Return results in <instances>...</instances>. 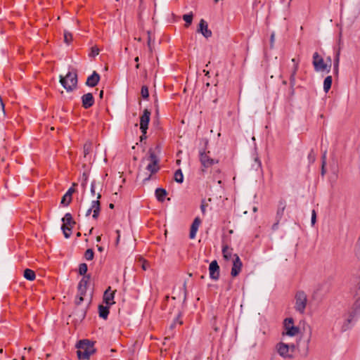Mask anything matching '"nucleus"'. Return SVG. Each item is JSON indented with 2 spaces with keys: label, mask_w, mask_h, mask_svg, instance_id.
<instances>
[{
  "label": "nucleus",
  "mask_w": 360,
  "mask_h": 360,
  "mask_svg": "<svg viewBox=\"0 0 360 360\" xmlns=\"http://www.w3.org/2000/svg\"><path fill=\"white\" fill-rule=\"evenodd\" d=\"M115 295V291L111 290L110 287H108V289L104 292L103 294V302L107 305H112L115 303L113 301Z\"/></svg>",
  "instance_id": "obj_16"
},
{
  "label": "nucleus",
  "mask_w": 360,
  "mask_h": 360,
  "mask_svg": "<svg viewBox=\"0 0 360 360\" xmlns=\"http://www.w3.org/2000/svg\"><path fill=\"white\" fill-rule=\"evenodd\" d=\"M210 277L213 280H218L219 278V266L216 260L212 261L209 266Z\"/></svg>",
  "instance_id": "obj_13"
},
{
  "label": "nucleus",
  "mask_w": 360,
  "mask_h": 360,
  "mask_svg": "<svg viewBox=\"0 0 360 360\" xmlns=\"http://www.w3.org/2000/svg\"><path fill=\"white\" fill-rule=\"evenodd\" d=\"M101 240V236H98L96 237V241L97 242H100Z\"/></svg>",
  "instance_id": "obj_52"
},
{
  "label": "nucleus",
  "mask_w": 360,
  "mask_h": 360,
  "mask_svg": "<svg viewBox=\"0 0 360 360\" xmlns=\"http://www.w3.org/2000/svg\"><path fill=\"white\" fill-rule=\"evenodd\" d=\"M155 195L159 201L162 202L167 195V191L164 188H157L155 191Z\"/></svg>",
  "instance_id": "obj_23"
},
{
  "label": "nucleus",
  "mask_w": 360,
  "mask_h": 360,
  "mask_svg": "<svg viewBox=\"0 0 360 360\" xmlns=\"http://www.w3.org/2000/svg\"><path fill=\"white\" fill-rule=\"evenodd\" d=\"M340 55V51L339 49L336 53L335 60H334V72L335 75L338 74Z\"/></svg>",
  "instance_id": "obj_28"
},
{
  "label": "nucleus",
  "mask_w": 360,
  "mask_h": 360,
  "mask_svg": "<svg viewBox=\"0 0 360 360\" xmlns=\"http://www.w3.org/2000/svg\"><path fill=\"white\" fill-rule=\"evenodd\" d=\"M205 208H206V205H201L200 206V209H201V211L203 214L205 213Z\"/></svg>",
  "instance_id": "obj_50"
},
{
  "label": "nucleus",
  "mask_w": 360,
  "mask_h": 360,
  "mask_svg": "<svg viewBox=\"0 0 360 360\" xmlns=\"http://www.w3.org/2000/svg\"><path fill=\"white\" fill-rule=\"evenodd\" d=\"M88 270L87 265L85 263H82L79 264V274L80 275H85Z\"/></svg>",
  "instance_id": "obj_32"
},
{
  "label": "nucleus",
  "mask_w": 360,
  "mask_h": 360,
  "mask_svg": "<svg viewBox=\"0 0 360 360\" xmlns=\"http://www.w3.org/2000/svg\"><path fill=\"white\" fill-rule=\"evenodd\" d=\"M136 69H139V63H137V64H136Z\"/></svg>",
  "instance_id": "obj_58"
},
{
  "label": "nucleus",
  "mask_w": 360,
  "mask_h": 360,
  "mask_svg": "<svg viewBox=\"0 0 360 360\" xmlns=\"http://www.w3.org/2000/svg\"><path fill=\"white\" fill-rule=\"evenodd\" d=\"M356 317L355 314H352V312L349 311L347 316L345 318L344 323L342 326V331H346L350 328V323L352 322V321Z\"/></svg>",
  "instance_id": "obj_20"
},
{
  "label": "nucleus",
  "mask_w": 360,
  "mask_h": 360,
  "mask_svg": "<svg viewBox=\"0 0 360 360\" xmlns=\"http://www.w3.org/2000/svg\"><path fill=\"white\" fill-rule=\"evenodd\" d=\"M193 18V14L192 12H191L188 14H184L183 15V19L186 22L185 26L186 27H188L192 23Z\"/></svg>",
  "instance_id": "obj_30"
},
{
  "label": "nucleus",
  "mask_w": 360,
  "mask_h": 360,
  "mask_svg": "<svg viewBox=\"0 0 360 360\" xmlns=\"http://www.w3.org/2000/svg\"><path fill=\"white\" fill-rule=\"evenodd\" d=\"M356 255L360 259V238L356 246Z\"/></svg>",
  "instance_id": "obj_43"
},
{
  "label": "nucleus",
  "mask_w": 360,
  "mask_h": 360,
  "mask_svg": "<svg viewBox=\"0 0 360 360\" xmlns=\"http://www.w3.org/2000/svg\"><path fill=\"white\" fill-rule=\"evenodd\" d=\"M77 236H81V233L79 232L77 233Z\"/></svg>",
  "instance_id": "obj_63"
},
{
  "label": "nucleus",
  "mask_w": 360,
  "mask_h": 360,
  "mask_svg": "<svg viewBox=\"0 0 360 360\" xmlns=\"http://www.w3.org/2000/svg\"><path fill=\"white\" fill-rule=\"evenodd\" d=\"M316 220V211L314 210H313L312 212H311V224L312 225L315 224Z\"/></svg>",
  "instance_id": "obj_41"
},
{
  "label": "nucleus",
  "mask_w": 360,
  "mask_h": 360,
  "mask_svg": "<svg viewBox=\"0 0 360 360\" xmlns=\"http://www.w3.org/2000/svg\"><path fill=\"white\" fill-rule=\"evenodd\" d=\"M109 207H110V209H113V208H114V204L110 203V204L109 205Z\"/></svg>",
  "instance_id": "obj_55"
},
{
  "label": "nucleus",
  "mask_w": 360,
  "mask_h": 360,
  "mask_svg": "<svg viewBox=\"0 0 360 360\" xmlns=\"http://www.w3.org/2000/svg\"><path fill=\"white\" fill-rule=\"evenodd\" d=\"M94 251L91 249H88L85 252L84 257L86 260H92L94 258Z\"/></svg>",
  "instance_id": "obj_33"
},
{
  "label": "nucleus",
  "mask_w": 360,
  "mask_h": 360,
  "mask_svg": "<svg viewBox=\"0 0 360 360\" xmlns=\"http://www.w3.org/2000/svg\"><path fill=\"white\" fill-rule=\"evenodd\" d=\"M174 324H175V323H172V324L171 325V326H170V327H171V328H174Z\"/></svg>",
  "instance_id": "obj_61"
},
{
  "label": "nucleus",
  "mask_w": 360,
  "mask_h": 360,
  "mask_svg": "<svg viewBox=\"0 0 360 360\" xmlns=\"http://www.w3.org/2000/svg\"><path fill=\"white\" fill-rule=\"evenodd\" d=\"M109 305L103 306V305H99L98 307V311H99V316L100 317L106 319L108 318V316L109 314Z\"/></svg>",
  "instance_id": "obj_22"
},
{
  "label": "nucleus",
  "mask_w": 360,
  "mask_h": 360,
  "mask_svg": "<svg viewBox=\"0 0 360 360\" xmlns=\"http://www.w3.org/2000/svg\"><path fill=\"white\" fill-rule=\"evenodd\" d=\"M103 90H101V92H100V94H99V96H100V98H102V97H103Z\"/></svg>",
  "instance_id": "obj_54"
},
{
  "label": "nucleus",
  "mask_w": 360,
  "mask_h": 360,
  "mask_svg": "<svg viewBox=\"0 0 360 360\" xmlns=\"http://www.w3.org/2000/svg\"><path fill=\"white\" fill-rule=\"evenodd\" d=\"M257 208L255 207L253 208V211H254V212H257Z\"/></svg>",
  "instance_id": "obj_59"
},
{
  "label": "nucleus",
  "mask_w": 360,
  "mask_h": 360,
  "mask_svg": "<svg viewBox=\"0 0 360 360\" xmlns=\"http://www.w3.org/2000/svg\"><path fill=\"white\" fill-rule=\"evenodd\" d=\"M89 281V276H85L82 278V280L79 281L78 284V294H79L80 295H85Z\"/></svg>",
  "instance_id": "obj_14"
},
{
  "label": "nucleus",
  "mask_w": 360,
  "mask_h": 360,
  "mask_svg": "<svg viewBox=\"0 0 360 360\" xmlns=\"http://www.w3.org/2000/svg\"><path fill=\"white\" fill-rule=\"evenodd\" d=\"M21 360H25V357L24 356H22L21 357Z\"/></svg>",
  "instance_id": "obj_60"
},
{
  "label": "nucleus",
  "mask_w": 360,
  "mask_h": 360,
  "mask_svg": "<svg viewBox=\"0 0 360 360\" xmlns=\"http://www.w3.org/2000/svg\"><path fill=\"white\" fill-rule=\"evenodd\" d=\"M62 221L63 224L61 226V229L63 232L64 236L66 238H68L72 234V229L76 222L74 221L71 214L70 213H66L62 219Z\"/></svg>",
  "instance_id": "obj_5"
},
{
  "label": "nucleus",
  "mask_w": 360,
  "mask_h": 360,
  "mask_svg": "<svg viewBox=\"0 0 360 360\" xmlns=\"http://www.w3.org/2000/svg\"><path fill=\"white\" fill-rule=\"evenodd\" d=\"M68 200V195H67V194L65 193L63 195V197L62 198L61 204H63L65 206L68 205L70 203H67Z\"/></svg>",
  "instance_id": "obj_42"
},
{
  "label": "nucleus",
  "mask_w": 360,
  "mask_h": 360,
  "mask_svg": "<svg viewBox=\"0 0 360 360\" xmlns=\"http://www.w3.org/2000/svg\"><path fill=\"white\" fill-rule=\"evenodd\" d=\"M91 151V143L90 142L86 143L84 146V156L88 155Z\"/></svg>",
  "instance_id": "obj_37"
},
{
  "label": "nucleus",
  "mask_w": 360,
  "mask_h": 360,
  "mask_svg": "<svg viewBox=\"0 0 360 360\" xmlns=\"http://www.w3.org/2000/svg\"><path fill=\"white\" fill-rule=\"evenodd\" d=\"M147 34H148V46H149V48L150 49V43H151V32L150 31H148L147 32Z\"/></svg>",
  "instance_id": "obj_46"
},
{
  "label": "nucleus",
  "mask_w": 360,
  "mask_h": 360,
  "mask_svg": "<svg viewBox=\"0 0 360 360\" xmlns=\"http://www.w3.org/2000/svg\"><path fill=\"white\" fill-rule=\"evenodd\" d=\"M101 198V195L98 193L96 195V200L91 202V207L86 211V216H89L91 212H93V218L94 219H98L101 210V202L99 200Z\"/></svg>",
  "instance_id": "obj_6"
},
{
  "label": "nucleus",
  "mask_w": 360,
  "mask_h": 360,
  "mask_svg": "<svg viewBox=\"0 0 360 360\" xmlns=\"http://www.w3.org/2000/svg\"><path fill=\"white\" fill-rule=\"evenodd\" d=\"M274 39H275V34L273 32L271 34V39H270V46H271V48H273V46H274Z\"/></svg>",
  "instance_id": "obj_45"
},
{
  "label": "nucleus",
  "mask_w": 360,
  "mask_h": 360,
  "mask_svg": "<svg viewBox=\"0 0 360 360\" xmlns=\"http://www.w3.org/2000/svg\"><path fill=\"white\" fill-rule=\"evenodd\" d=\"M328 60L331 62L330 58H328ZM313 65L314 69L317 72L326 71L329 72L330 71L331 64L329 65L324 63L323 59L319 56L317 52H315L313 55Z\"/></svg>",
  "instance_id": "obj_4"
},
{
  "label": "nucleus",
  "mask_w": 360,
  "mask_h": 360,
  "mask_svg": "<svg viewBox=\"0 0 360 360\" xmlns=\"http://www.w3.org/2000/svg\"><path fill=\"white\" fill-rule=\"evenodd\" d=\"M96 181H94L91 183V193L93 196H94L96 195Z\"/></svg>",
  "instance_id": "obj_39"
},
{
  "label": "nucleus",
  "mask_w": 360,
  "mask_h": 360,
  "mask_svg": "<svg viewBox=\"0 0 360 360\" xmlns=\"http://www.w3.org/2000/svg\"><path fill=\"white\" fill-rule=\"evenodd\" d=\"M72 40V34L68 31L64 32V41L66 44H69Z\"/></svg>",
  "instance_id": "obj_36"
},
{
  "label": "nucleus",
  "mask_w": 360,
  "mask_h": 360,
  "mask_svg": "<svg viewBox=\"0 0 360 360\" xmlns=\"http://www.w3.org/2000/svg\"><path fill=\"white\" fill-rule=\"evenodd\" d=\"M276 349H277V351H278V354L281 356H283L284 358L290 356V355H289V345H288L285 344L283 342H280V343H278L277 345Z\"/></svg>",
  "instance_id": "obj_17"
},
{
  "label": "nucleus",
  "mask_w": 360,
  "mask_h": 360,
  "mask_svg": "<svg viewBox=\"0 0 360 360\" xmlns=\"http://www.w3.org/2000/svg\"><path fill=\"white\" fill-rule=\"evenodd\" d=\"M134 60H135L136 63H138V62H139V58L138 56H137V57H136V58H135V59H134Z\"/></svg>",
  "instance_id": "obj_56"
},
{
  "label": "nucleus",
  "mask_w": 360,
  "mask_h": 360,
  "mask_svg": "<svg viewBox=\"0 0 360 360\" xmlns=\"http://www.w3.org/2000/svg\"><path fill=\"white\" fill-rule=\"evenodd\" d=\"M326 169H325V166H323V165L322 164V167H321V175L323 176L325 174H326Z\"/></svg>",
  "instance_id": "obj_51"
},
{
  "label": "nucleus",
  "mask_w": 360,
  "mask_h": 360,
  "mask_svg": "<svg viewBox=\"0 0 360 360\" xmlns=\"http://www.w3.org/2000/svg\"><path fill=\"white\" fill-rule=\"evenodd\" d=\"M221 183V180H219V181H218V184H220Z\"/></svg>",
  "instance_id": "obj_64"
},
{
  "label": "nucleus",
  "mask_w": 360,
  "mask_h": 360,
  "mask_svg": "<svg viewBox=\"0 0 360 360\" xmlns=\"http://www.w3.org/2000/svg\"><path fill=\"white\" fill-rule=\"evenodd\" d=\"M174 180L177 182V183H182L183 181H184V175L182 174V172L181 170L179 169H177L175 173H174Z\"/></svg>",
  "instance_id": "obj_31"
},
{
  "label": "nucleus",
  "mask_w": 360,
  "mask_h": 360,
  "mask_svg": "<svg viewBox=\"0 0 360 360\" xmlns=\"http://www.w3.org/2000/svg\"><path fill=\"white\" fill-rule=\"evenodd\" d=\"M98 251L102 252L103 250V248L101 246H98Z\"/></svg>",
  "instance_id": "obj_53"
},
{
  "label": "nucleus",
  "mask_w": 360,
  "mask_h": 360,
  "mask_svg": "<svg viewBox=\"0 0 360 360\" xmlns=\"http://www.w3.org/2000/svg\"><path fill=\"white\" fill-rule=\"evenodd\" d=\"M82 107L88 109L91 107L94 103V98L91 93H87L82 96Z\"/></svg>",
  "instance_id": "obj_15"
},
{
  "label": "nucleus",
  "mask_w": 360,
  "mask_h": 360,
  "mask_svg": "<svg viewBox=\"0 0 360 360\" xmlns=\"http://www.w3.org/2000/svg\"><path fill=\"white\" fill-rule=\"evenodd\" d=\"M150 111L148 109L143 110V115L140 117V129L141 132L145 134L148 129V123L150 121Z\"/></svg>",
  "instance_id": "obj_10"
},
{
  "label": "nucleus",
  "mask_w": 360,
  "mask_h": 360,
  "mask_svg": "<svg viewBox=\"0 0 360 360\" xmlns=\"http://www.w3.org/2000/svg\"><path fill=\"white\" fill-rule=\"evenodd\" d=\"M201 224V220L199 217H195L193 220L190 230L189 237L191 239L195 238L196 233L198 230L199 226Z\"/></svg>",
  "instance_id": "obj_18"
},
{
  "label": "nucleus",
  "mask_w": 360,
  "mask_h": 360,
  "mask_svg": "<svg viewBox=\"0 0 360 360\" xmlns=\"http://www.w3.org/2000/svg\"><path fill=\"white\" fill-rule=\"evenodd\" d=\"M3 352H4L3 349H0V354H2V353H3Z\"/></svg>",
  "instance_id": "obj_62"
},
{
  "label": "nucleus",
  "mask_w": 360,
  "mask_h": 360,
  "mask_svg": "<svg viewBox=\"0 0 360 360\" xmlns=\"http://www.w3.org/2000/svg\"><path fill=\"white\" fill-rule=\"evenodd\" d=\"M60 83L68 91L75 89L77 84V74L76 71L68 72L65 77L60 75Z\"/></svg>",
  "instance_id": "obj_2"
},
{
  "label": "nucleus",
  "mask_w": 360,
  "mask_h": 360,
  "mask_svg": "<svg viewBox=\"0 0 360 360\" xmlns=\"http://www.w3.org/2000/svg\"><path fill=\"white\" fill-rule=\"evenodd\" d=\"M149 163L147 165L146 169L150 172V174H152L156 173L159 170V167L158 165V158L155 153L151 150L149 151Z\"/></svg>",
  "instance_id": "obj_8"
},
{
  "label": "nucleus",
  "mask_w": 360,
  "mask_h": 360,
  "mask_svg": "<svg viewBox=\"0 0 360 360\" xmlns=\"http://www.w3.org/2000/svg\"><path fill=\"white\" fill-rule=\"evenodd\" d=\"M292 62L295 63V64H294V65H295L296 63H297L296 62V60H295V58H292Z\"/></svg>",
  "instance_id": "obj_57"
},
{
  "label": "nucleus",
  "mask_w": 360,
  "mask_h": 360,
  "mask_svg": "<svg viewBox=\"0 0 360 360\" xmlns=\"http://www.w3.org/2000/svg\"><path fill=\"white\" fill-rule=\"evenodd\" d=\"M84 295H80L79 294L78 295V297H77L76 298V300H75V304H76L77 305L80 304L83 302V300H84L83 297H84Z\"/></svg>",
  "instance_id": "obj_40"
},
{
  "label": "nucleus",
  "mask_w": 360,
  "mask_h": 360,
  "mask_svg": "<svg viewBox=\"0 0 360 360\" xmlns=\"http://www.w3.org/2000/svg\"><path fill=\"white\" fill-rule=\"evenodd\" d=\"M23 276L28 281H34L35 279L36 275L35 272L30 269H26L24 271Z\"/></svg>",
  "instance_id": "obj_24"
},
{
  "label": "nucleus",
  "mask_w": 360,
  "mask_h": 360,
  "mask_svg": "<svg viewBox=\"0 0 360 360\" xmlns=\"http://www.w3.org/2000/svg\"><path fill=\"white\" fill-rule=\"evenodd\" d=\"M197 32L201 33L205 38L211 37L212 34V31L208 29L207 22L203 19L200 20Z\"/></svg>",
  "instance_id": "obj_12"
},
{
  "label": "nucleus",
  "mask_w": 360,
  "mask_h": 360,
  "mask_svg": "<svg viewBox=\"0 0 360 360\" xmlns=\"http://www.w3.org/2000/svg\"><path fill=\"white\" fill-rule=\"evenodd\" d=\"M77 354L79 359H89L95 352L93 343L88 340H80L77 344Z\"/></svg>",
  "instance_id": "obj_1"
},
{
  "label": "nucleus",
  "mask_w": 360,
  "mask_h": 360,
  "mask_svg": "<svg viewBox=\"0 0 360 360\" xmlns=\"http://www.w3.org/2000/svg\"><path fill=\"white\" fill-rule=\"evenodd\" d=\"M222 254L225 259H231L232 257V249L228 245H224L222 248Z\"/></svg>",
  "instance_id": "obj_25"
},
{
  "label": "nucleus",
  "mask_w": 360,
  "mask_h": 360,
  "mask_svg": "<svg viewBox=\"0 0 360 360\" xmlns=\"http://www.w3.org/2000/svg\"><path fill=\"white\" fill-rule=\"evenodd\" d=\"M349 311L355 314L356 316L360 315V298L354 304L351 311Z\"/></svg>",
  "instance_id": "obj_26"
},
{
  "label": "nucleus",
  "mask_w": 360,
  "mask_h": 360,
  "mask_svg": "<svg viewBox=\"0 0 360 360\" xmlns=\"http://www.w3.org/2000/svg\"><path fill=\"white\" fill-rule=\"evenodd\" d=\"M75 191V190L73 187L70 188L67 191L66 194L67 195H68V200L67 203H70V202L72 201V195Z\"/></svg>",
  "instance_id": "obj_38"
},
{
  "label": "nucleus",
  "mask_w": 360,
  "mask_h": 360,
  "mask_svg": "<svg viewBox=\"0 0 360 360\" xmlns=\"http://www.w3.org/2000/svg\"><path fill=\"white\" fill-rule=\"evenodd\" d=\"M285 207H286L285 200L283 199L280 200L278 201V208H277V212H276V219H278V221H280V220L281 219V218L283 215Z\"/></svg>",
  "instance_id": "obj_21"
},
{
  "label": "nucleus",
  "mask_w": 360,
  "mask_h": 360,
  "mask_svg": "<svg viewBox=\"0 0 360 360\" xmlns=\"http://www.w3.org/2000/svg\"><path fill=\"white\" fill-rule=\"evenodd\" d=\"M297 70H298V64L296 63L292 70L290 77V84L292 86H293L295 83V75H296Z\"/></svg>",
  "instance_id": "obj_29"
},
{
  "label": "nucleus",
  "mask_w": 360,
  "mask_h": 360,
  "mask_svg": "<svg viewBox=\"0 0 360 360\" xmlns=\"http://www.w3.org/2000/svg\"><path fill=\"white\" fill-rule=\"evenodd\" d=\"M332 84V77L328 76L325 78L323 82V89L325 92H328L331 87Z\"/></svg>",
  "instance_id": "obj_27"
},
{
  "label": "nucleus",
  "mask_w": 360,
  "mask_h": 360,
  "mask_svg": "<svg viewBox=\"0 0 360 360\" xmlns=\"http://www.w3.org/2000/svg\"><path fill=\"white\" fill-rule=\"evenodd\" d=\"M100 49L96 46H92L91 49V52L89 53V57H95L99 54Z\"/></svg>",
  "instance_id": "obj_34"
},
{
  "label": "nucleus",
  "mask_w": 360,
  "mask_h": 360,
  "mask_svg": "<svg viewBox=\"0 0 360 360\" xmlns=\"http://www.w3.org/2000/svg\"><path fill=\"white\" fill-rule=\"evenodd\" d=\"M141 94L144 99L148 98L149 96L148 88L146 86H143L141 87Z\"/></svg>",
  "instance_id": "obj_35"
},
{
  "label": "nucleus",
  "mask_w": 360,
  "mask_h": 360,
  "mask_svg": "<svg viewBox=\"0 0 360 360\" xmlns=\"http://www.w3.org/2000/svg\"><path fill=\"white\" fill-rule=\"evenodd\" d=\"M99 80L100 75L96 71H94L92 75L88 77L86 84L89 86L94 87L97 85Z\"/></svg>",
  "instance_id": "obj_19"
},
{
  "label": "nucleus",
  "mask_w": 360,
  "mask_h": 360,
  "mask_svg": "<svg viewBox=\"0 0 360 360\" xmlns=\"http://www.w3.org/2000/svg\"><path fill=\"white\" fill-rule=\"evenodd\" d=\"M293 319L292 318H287L284 321V327L286 330L285 335L288 336H295L299 333V328L292 326Z\"/></svg>",
  "instance_id": "obj_9"
},
{
  "label": "nucleus",
  "mask_w": 360,
  "mask_h": 360,
  "mask_svg": "<svg viewBox=\"0 0 360 360\" xmlns=\"http://www.w3.org/2000/svg\"><path fill=\"white\" fill-rule=\"evenodd\" d=\"M148 266H149L148 263H147L146 261H144L142 264V268L143 270H146L148 269Z\"/></svg>",
  "instance_id": "obj_47"
},
{
  "label": "nucleus",
  "mask_w": 360,
  "mask_h": 360,
  "mask_svg": "<svg viewBox=\"0 0 360 360\" xmlns=\"http://www.w3.org/2000/svg\"><path fill=\"white\" fill-rule=\"evenodd\" d=\"M278 223H279V221H278V219H276V222L275 224H274L272 226V229L274 230H276L278 228Z\"/></svg>",
  "instance_id": "obj_49"
},
{
  "label": "nucleus",
  "mask_w": 360,
  "mask_h": 360,
  "mask_svg": "<svg viewBox=\"0 0 360 360\" xmlns=\"http://www.w3.org/2000/svg\"><path fill=\"white\" fill-rule=\"evenodd\" d=\"M116 233L117 234V240H116V244L117 245L119 241H120V230H117Z\"/></svg>",
  "instance_id": "obj_48"
},
{
  "label": "nucleus",
  "mask_w": 360,
  "mask_h": 360,
  "mask_svg": "<svg viewBox=\"0 0 360 360\" xmlns=\"http://www.w3.org/2000/svg\"><path fill=\"white\" fill-rule=\"evenodd\" d=\"M210 151L206 152H200V161L202 165V171L204 172L205 169L210 167L214 164H217L218 160L213 159L209 155Z\"/></svg>",
  "instance_id": "obj_7"
},
{
  "label": "nucleus",
  "mask_w": 360,
  "mask_h": 360,
  "mask_svg": "<svg viewBox=\"0 0 360 360\" xmlns=\"http://www.w3.org/2000/svg\"><path fill=\"white\" fill-rule=\"evenodd\" d=\"M307 304L308 298L307 294L303 290L297 291L295 294L294 308L295 311L302 315L304 314Z\"/></svg>",
  "instance_id": "obj_3"
},
{
  "label": "nucleus",
  "mask_w": 360,
  "mask_h": 360,
  "mask_svg": "<svg viewBox=\"0 0 360 360\" xmlns=\"http://www.w3.org/2000/svg\"><path fill=\"white\" fill-rule=\"evenodd\" d=\"M242 262L238 255H233V266L231 274L233 277L237 276L241 271Z\"/></svg>",
  "instance_id": "obj_11"
},
{
  "label": "nucleus",
  "mask_w": 360,
  "mask_h": 360,
  "mask_svg": "<svg viewBox=\"0 0 360 360\" xmlns=\"http://www.w3.org/2000/svg\"><path fill=\"white\" fill-rule=\"evenodd\" d=\"M322 164L323 165V166H326V150H325L322 155Z\"/></svg>",
  "instance_id": "obj_44"
}]
</instances>
